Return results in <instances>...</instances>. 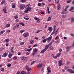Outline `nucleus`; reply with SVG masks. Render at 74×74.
I'll return each instance as SVG.
<instances>
[{
    "label": "nucleus",
    "instance_id": "f257e3e1",
    "mask_svg": "<svg viewBox=\"0 0 74 74\" xmlns=\"http://www.w3.org/2000/svg\"><path fill=\"white\" fill-rule=\"evenodd\" d=\"M52 44V42H51L49 44L47 45L45 47V49L42 50L40 52V53H43L46 51V50L49 48V47Z\"/></svg>",
    "mask_w": 74,
    "mask_h": 74
},
{
    "label": "nucleus",
    "instance_id": "f03ea898",
    "mask_svg": "<svg viewBox=\"0 0 74 74\" xmlns=\"http://www.w3.org/2000/svg\"><path fill=\"white\" fill-rule=\"evenodd\" d=\"M25 9L27 10H28L29 11H30L31 10H32V8H30V5L28 4L25 8Z\"/></svg>",
    "mask_w": 74,
    "mask_h": 74
},
{
    "label": "nucleus",
    "instance_id": "7ed1b4c3",
    "mask_svg": "<svg viewBox=\"0 0 74 74\" xmlns=\"http://www.w3.org/2000/svg\"><path fill=\"white\" fill-rule=\"evenodd\" d=\"M67 71L69 72H70L71 73L74 74V70L72 69H67Z\"/></svg>",
    "mask_w": 74,
    "mask_h": 74
},
{
    "label": "nucleus",
    "instance_id": "20e7f679",
    "mask_svg": "<svg viewBox=\"0 0 74 74\" xmlns=\"http://www.w3.org/2000/svg\"><path fill=\"white\" fill-rule=\"evenodd\" d=\"M52 39V36H51L49 37L48 38H46V40L47 41H48V42H49L50 40H51Z\"/></svg>",
    "mask_w": 74,
    "mask_h": 74
},
{
    "label": "nucleus",
    "instance_id": "39448f33",
    "mask_svg": "<svg viewBox=\"0 0 74 74\" xmlns=\"http://www.w3.org/2000/svg\"><path fill=\"white\" fill-rule=\"evenodd\" d=\"M29 34L28 32L24 33L23 34L24 37H27L29 36Z\"/></svg>",
    "mask_w": 74,
    "mask_h": 74
},
{
    "label": "nucleus",
    "instance_id": "423d86ee",
    "mask_svg": "<svg viewBox=\"0 0 74 74\" xmlns=\"http://www.w3.org/2000/svg\"><path fill=\"white\" fill-rule=\"evenodd\" d=\"M20 8L21 9H24L25 8V5L23 4H21L20 5Z\"/></svg>",
    "mask_w": 74,
    "mask_h": 74
},
{
    "label": "nucleus",
    "instance_id": "0eeeda50",
    "mask_svg": "<svg viewBox=\"0 0 74 74\" xmlns=\"http://www.w3.org/2000/svg\"><path fill=\"white\" fill-rule=\"evenodd\" d=\"M66 8H65L64 10H63L61 12L62 14H66Z\"/></svg>",
    "mask_w": 74,
    "mask_h": 74
},
{
    "label": "nucleus",
    "instance_id": "6e6552de",
    "mask_svg": "<svg viewBox=\"0 0 74 74\" xmlns=\"http://www.w3.org/2000/svg\"><path fill=\"white\" fill-rule=\"evenodd\" d=\"M25 68H26L27 70V71H29V72L30 71V70H31V68H29V66H27V65L26 66Z\"/></svg>",
    "mask_w": 74,
    "mask_h": 74
},
{
    "label": "nucleus",
    "instance_id": "1a4fd4ad",
    "mask_svg": "<svg viewBox=\"0 0 74 74\" xmlns=\"http://www.w3.org/2000/svg\"><path fill=\"white\" fill-rule=\"evenodd\" d=\"M42 66V64H39V65H38L37 66V69L38 70V69H40V68Z\"/></svg>",
    "mask_w": 74,
    "mask_h": 74
},
{
    "label": "nucleus",
    "instance_id": "9d476101",
    "mask_svg": "<svg viewBox=\"0 0 74 74\" xmlns=\"http://www.w3.org/2000/svg\"><path fill=\"white\" fill-rule=\"evenodd\" d=\"M63 61V60H60L59 61V64H58V65L60 66H62V62Z\"/></svg>",
    "mask_w": 74,
    "mask_h": 74
},
{
    "label": "nucleus",
    "instance_id": "9b49d317",
    "mask_svg": "<svg viewBox=\"0 0 74 74\" xmlns=\"http://www.w3.org/2000/svg\"><path fill=\"white\" fill-rule=\"evenodd\" d=\"M3 11L5 14H6V13H7V8H6V7H4L3 8Z\"/></svg>",
    "mask_w": 74,
    "mask_h": 74
},
{
    "label": "nucleus",
    "instance_id": "f8f14e48",
    "mask_svg": "<svg viewBox=\"0 0 74 74\" xmlns=\"http://www.w3.org/2000/svg\"><path fill=\"white\" fill-rule=\"evenodd\" d=\"M48 30H49L50 33H51V32H52V31L53 30V29H52L51 27H49L48 28Z\"/></svg>",
    "mask_w": 74,
    "mask_h": 74
},
{
    "label": "nucleus",
    "instance_id": "ddd939ff",
    "mask_svg": "<svg viewBox=\"0 0 74 74\" xmlns=\"http://www.w3.org/2000/svg\"><path fill=\"white\" fill-rule=\"evenodd\" d=\"M60 8H61L60 4H58L57 6V10H60Z\"/></svg>",
    "mask_w": 74,
    "mask_h": 74
},
{
    "label": "nucleus",
    "instance_id": "4468645a",
    "mask_svg": "<svg viewBox=\"0 0 74 74\" xmlns=\"http://www.w3.org/2000/svg\"><path fill=\"white\" fill-rule=\"evenodd\" d=\"M6 56H7V53L5 52L3 53V54L2 56V57L4 58V57H6Z\"/></svg>",
    "mask_w": 74,
    "mask_h": 74
},
{
    "label": "nucleus",
    "instance_id": "2eb2a0df",
    "mask_svg": "<svg viewBox=\"0 0 74 74\" xmlns=\"http://www.w3.org/2000/svg\"><path fill=\"white\" fill-rule=\"evenodd\" d=\"M9 56V58H11V57L12 56V54H11V52H10V54L8 55Z\"/></svg>",
    "mask_w": 74,
    "mask_h": 74
},
{
    "label": "nucleus",
    "instance_id": "dca6fc26",
    "mask_svg": "<svg viewBox=\"0 0 74 74\" xmlns=\"http://www.w3.org/2000/svg\"><path fill=\"white\" fill-rule=\"evenodd\" d=\"M74 10V7H71L70 9L69 10V11H73Z\"/></svg>",
    "mask_w": 74,
    "mask_h": 74
},
{
    "label": "nucleus",
    "instance_id": "f3484780",
    "mask_svg": "<svg viewBox=\"0 0 74 74\" xmlns=\"http://www.w3.org/2000/svg\"><path fill=\"white\" fill-rule=\"evenodd\" d=\"M74 22V18H71V23H73Z\"/></svg>",
    "mask_w": 74,
    "mask_h": 74
},
{
    "label": "nucleus",
    "instance_id": "a211bd4d",
    "mask_svg": "<svg viewBox=\"0 0 74 74\" xmlns=\"http://www.w3.org/2000/svg\"><path fill=\"white\" fill-rule=\"evenodd\" d=\"M12 8H15V4H14V3H12Z\"/></svg>",
    "mask_w": 74,
    "mask_h": 74
},
{
    "label": "nucleus",
    "instance_id": "6ab92c4d",
    "mask_svg": "<svg viewBox=\"0 0 74 74\" xmlns=\"http://www.w3.org/2000/svg\"><path fill=\"white\" fill-rule=\"evenodd\" d=\"M33 52H35V53H36V52H37V49L36 48L34 49L33 50Z\"/></svg>",
    "mask_w": 74,
    "mask_h": 74
},
{
    "label": "nucleus",
    "instance_id": "aec40b11",
    "mask_svg": "<svg viewBox=\"0 0 74 74\" xmlns=\"http://www.w3.org/2000/svg\"><path fill=\"white\" fill-rule=\"evenodd\" d=\"M66 49L67 50L66 51V52H67L68 51H69V49H70V47H67L66 48Z\"/></svg>",
    "mask_w": 74,
    "mask_h": 74
},
{
    "label": "nucleus",
    "instance_id": "412c9836",
    "mask_svg": "<svg viewBox=\"0 0 74 74\" xmlns=\"http://www.w3.org/2000/svg\"><path fill=\"white\" fill-rule=\"evenodd\" d=\"M61 55V53L60 52L58 53L56 55L57 56H58V57H59V56H60Z\"/></svg>",
    "mask_w": 74,
    "mask_h": 74
},
{
    "label": "nucleus",
    "instance_id": "4be33fe9",
    "mask_svg": "<svg viewBox=\"0 0 74 74\" xmlns=\"http://www.w3.org/2000/svg\"><path fill=\"white\" fill-rule=\"evenodd\" d=\"M50 20H51V17H49L47 19V21H49Z\"/></svg>",
    "mask_w": 74,
    "mask_h": 74
},
{
    "label": "nucleus",
    "instance_id": "5701e85b",
    "mask_svg": "<svg viewBox=\"0 0 74 74\" xmlns=\"http://www.w3.org/2000/svg\"><path fill=\"white\" fill-rule=\"evenodd\" d=\"M55 30H56V29H54L53 31V32L51 34V36H52V35H53V34H54V33H55Z\"/></svg>",
    "mask_w": 74,
    "mask_h": 74
},
{
    "label": "nucleus",
    "instance_id": "b1692460",
    "mask_svg": "<svg viewBox=\"0 0 74 74\" xmlns=\"http://www.w3.org/2000/svg\"><path fill=\"white\" fill-rule=\"evenodd\" d=\"M5 42H10V40L9 39H5Z\"/></svg>",
    "mask_w": 74,
    "mask_h": 74
},
{
    "label": "nucleus",
    "instance_id": "393cba45",
    "mask_svg": "<svg viewBox=\"0 0 74 74\" xmlns=\"http://www.w3.org/2000/svg\"><path fill=\"white\" fill-rule=\"evenodd\" d=\"M10 24H8L6 25V27H10Z\"/></svg>",
    "mask_w": 74,
    "mask_h": 74
},
{
    "label": "nucleus",
    "instance_id": "a878e982",
    "mask_svg": "<svg viewBox=\"0 0 74 74\" xmlns=\"http://www.w3.org/2000/svg\"><path fill=\"white\" fill-rule=\"evenodd\" d=\"M50 50H51V51H53V47L51 46V47H50Z\"/></svg>",
    "mask_w": 74,
    "mask_h": 74
},
{
    "label": "nucleus",
    "instance_id": "bb28decb",
    "mask_svg": "<svg viewBox=\"0 0 74 74\" xmlns=\"http://www.w3.org/2000/svg\"><path fill=\"white\" fill-rule=\"evenodd\" d=\"M36 62V61H34L31 62V65H32L33 64H34Z\"/></svg>",
    "mask_w": 74,
    "mask_h": 74
},
{
    "label": "nucleus",
    "instance_id": "cd10ccee",
    "mask_svg": "<svg viewBox=\"0 0 74 74\" xmlns=\"http://www.w3.org/2000/svg\"><path fill=\"white\" fill-rule=\"evenodd\" d=\"M19 24L20 25H22L23 26H25V24L22 23H20Z\"/></svg>",
    "mask_w": 74,
    "mask_h": 74
},
{
    "label": "nucleus",
    "instance_id": "c85d7f7f",
    "mask_svg": "<svg viewBox=\"0 0 74 74\" xmlns=\"http://www.w3.org/2000/svg\"><path fill=\"white\" fill-rule=\"evenodd\" d=\"M34 41H33V40H32L30 42L31 44H33L34 43Z\"/></svg>",
    "mask_w": 74,
    "mask_h": 74
},
{
    "label": "nucleus",
    "instance_id": "c756f323",
    "mask_svg": "<svg viewBox=\"0 0 74 74\" xmlns=\"http://www.w3.org/2000/svg\"><path fill=\"white\" fill-rule=\"evenodd\" d=\"M53 55V57L54 59H56L57 58H58L57 56H53V55Z\"/></svg>",
    "mask_w": 74,
    "mask_h": 74
},
{
    "label": "nucleus",
    "instance_id": "7c9ffc66",
    "mask_svg": "<svg viewBox=\"0 0 74 74\" xmlns=\"http://www.w3.org/2000/svg\"><path fill=\"white\" fill-rule=\"evenodd\" d=\"M20 33H23L24 32H25V30H21L20 31Z\"/></svg>",
    "mask_w": 74,
    "mask_h": 74
},
{
    "label": "nucleus",
    "instance_id": "2f4dec72",
    "mask_svg": "<svg viewBox=\"0 0 74 74\" xmlns=\"http://www.w3.org/2000/svg\"><path fill=\"white\" fill-rule=\"evenodd\" d=\"M17 58H17V57L16 56H15L13 57V59L14 60H16V59H17Z\"/></svg>",
    "mask_w": 74,
    "mask_h": 74
},
{
    "label": "nucleus",
    "instance_id": "473e14b6",
    "mask_svg": "<svg viewBox=\"0 0 74 74\" xmlns=\"http://www.w3.org/2000/svg\"><path fill=\"white\" fill-rule=\"evenodd\" d=\"M72 0H70L69 1H67V3H71V1H72Z\"/></svg>",
    "mask_w": 74,
    "mask_h": 74
},
{
    "label": "nucleus",
    "instance_id": "72a5a7b5",
    "mask_svg": "<svg viewBox=\"0 0 74 74\" xmlns=\"http://www.w3.org/2000/svg\"><path fill=\"white\" fill-rule=\"evenodd\" d=\"M32 48L28 49H27V51H28V52H30V51H31V50H32Z\"/></svg>",
    "mask_w": 74,
    "mask_h": 74
},
{
    "label": "nucleus",
    "instance_id": "f704fd0d",
    "mask_svg": "<svg viewBox=\"0 0 74 74\" xmlns=\"http://www.w3.org/2000/svg\"><path fill=\"white\" fill-rule=\"evenodd\" d=\"M55 2L56 3H58L59 2V0H56L55 1Z\"/></svg>",
    "mask_w": 74,
    "mask_h": 74
},
{
    "label": "nucleus",
    "instance_id": "c9c22d12",
    "mask_svg": "<svg viewBox=\"0 0 74 74\" xmlns=\"http://www.w3.org/2000/svg\"><path fill=\"white\" fill-rule=\"evenodd\" d=\"M10 51L12 53H14V51L13 50L11 49Z\"/></svg>",
    "mask_w": 74,
    "mask_h": 74
},
{
    "label": "nucleus",
    "instance_id": "e433bc0d",
    "mask_svg": "<svg viewBox=\"0 0 74 74\" xmlns=\"http://www.w3.org/2000/svg\"><path fill=\"white\" fill-rule=\"evenodd\" d=\"M28 11H29V10H27L24 11V12L25 13H27Z\"/></svg>",
    "mask_w": 74,
    "mask_h": 74
},
{
    "label": "nucleus",
    "instance_id": "4c0bfd02",
    "mask_svg": "<svg viewBox=\"0 0 74 74\" xmlns=\"http://www.w3.org/2000/svg\"><path fill=\"white\" fill-rule=\"evenodd\" d=\"M16 28H19V25L16 24Z\"/></svg>",
    "mask_w": 74,
    "mask_h": 74
},
{
    "label": "nucleus",
    "instance_id": "58836bf2",
    "mask_svg": "<svg viewBox=\"0 0 74 74\" xmlns=\"http://www.w3.org/2000/svg\"><path fill=\"white\" fill-rule=\"evenodd\" d=\"M21 59L22 60H25V58L24 57H23L21 58Z\"/></svg>",
    "mask_w": 74,
    "mask_h": 74
},
{
    "label": "nucleus",
    "instance_id": "ea45409f",
    "mask_svg": "<svg viewBox=\"0 0 74 74\" xmlns=\"http://www.w3.org/2000/svg\"><path fill=\"white\" fill-rule=\"evenodd\" d=\"M24 44V42H21L20 43V45H23Z\"/></svg>",
    "mask_w": 74,
    "mask_h": 74
},
{
    "label": "nucleus",
    "instance_id": "a19ab883",
    "mask_svg": "<svg viewBox=\"0 0 74 74\" xmlns=\"http://www.w3.org/2000/svg\"><path fill=\"white\" fill-rule=\"evenodd\" d=\"M24 18L26 20H28V19H29V18H25V17H24Z\"/></svg>",
    "mask_w": 74,
    "mask_h": 74
},
{
    "label": "nucleus",
    "instance_id": "79ce46f5",
    "mask_svg": "<svg viewBox=\"0 0 74 74\" xmlns=\"http://www.w3.org/2000/svg\"><path fill=\"white\" fill-rule=\"evenodd\" d=\"M8 67H11V64H8L7 65Z\"/></svg>",
    "mask_w": 74,
    "mask_h": 74
},
{
    "label": "nucleus",
    "instance_id": "37998d69",
    "mask_svg": "<svg viewBox=\"0 0 74 74\" xmlns=\"http://www.w3.org/2000/svg\"><path fill=\"white\" fill-rule=\"evenodd\" d=\"M21 1L22 3H25L26 1V0H22Z\"/></svg>",
    "mask_w": 74,
    "mask_h": 74
},
{
    "label": "nucleus",
    "instance_id": "c03bdc74",
    "mask_svg": "<svg viewBox=\"0 0 74 74\" xmlns=\"http://www.w3.org/2000/svg\"><path fill=\"white\" fill-rule=\"evenodd\" d=\"M62 17L63 18H65L66 17V15H63Z\"/></svg>",
    "mask_w": 74,
    "mask_h": 74
},
{
    "label": "nucleus",
    "instance_id": "a18cd8bd",
    "mask_svg": "<svg viewBox=\"0 0 74 74\" xmlns=\"http://www.w3.org/2000/svg\"><path fill=\"white\" fill-rule=\"evenodd\" d=\"M40 22V21L39 20H37L36 23H39Z\"/></svg>",
    "mask_w": 74,
    "mask_h": 74
},
{
    "label": "nucleus",
    "instance_id": "49530a36",
    "mask_svg": "<svg viewBox=\"0 0 74 74\" xmlns=\"http://www.w3.org/2000/svg\"><path fill=\"white\" fill-rule=\"evenodd\" d=\"M58 38H59V36H57L55 38V40H57V39H58Z\"/></svg>",
    "mask_w": 74,
    "mask_h": 74
},
{
    "label": "nucleus",
    "instance_id": "de8ad7c7",
    "mask_svg": "<svg viewBox=\"0 0 74 74\" xmlns=\"http://www.w3.org/2000/svg\"><path fill=\"white\" fill-rule=\"evenodd\" d=\"M43 42H46V40L45 39H44L43 40Z\"/></svg>",
    "mask_w": 74,
    "mask_h": 74
},
{
    "label": "nucleus",
    "instance_id": "09e8293b",
    "mask_svg": "<svg viewBox=\"0 0 74 74\" xmlns=\"http://www.w3.org/2000/svg\"><path fill=\"white\" fill-rule=\"evenodd\" d=\"M6 47H8V43L7 42L6 43Z\"/></svg>",
    "mask_w": 74,
    "mask_h": 74
},
{
    "label": "nucleus",
    "instance_id": "8fccbe9b",
    "mask_svg": "<svg viewBox=\"0 0 74 74\" xmlns=\"http://www.w3.org/2000/svg\"><path fill=\"white\" fill-rule=\"evenodd\" d=\"M36 53H35V52H34L33 53V54H32V56H34V55H36Z\"/></svg>",
    "mask_w": 74,
    "mask_h": 74
},
{
    "label": "nucleus",
    "instance_id": "3c124183",
    "mask_svg": "<svg viewBox=\"0 0 74 74\" xmlns=\"http://www.w3.org/2000/svg\"><path fill=\"white\" fill-rule=\"evenodd\" d=\"M57 33H58V30H56V32L54 34L55 35H56L57 34Z\"/></svg>",
    "mask_w": 74,
    "mask_h": 74
},
{
    "label": "nucleus",
    "instance_id": "603ef678",
    "mask_svg": "<svg viewBox=\"0 0 74 74\" xmlns=\"http://www.w3.org/2000/svg\"><path fill=\"white\" fill-rule=\"evenodd\" d=\"M62 50L61 49H59V52H62Z\"/></svg>",
    "mask_w": 74,
    "mask_h": 74
},
{
    "label": "nucleus",
    "instance_id": "864d4df0",
    "mask_svg": "<svg viewBox=\"0 0 74 74\" xmlns=\"http://www.w3.org/2000/svg\"><path fill=\"white\" fill-rule=\"evenodd\" d=\"M45 5V3H42V5Z\"/></svg>",
    "mask_w": 74,
    "mask_h": 74
},
{
    "label": "nucleus",
    "instance_id": "5fc2aeb1",
    "mask_svg": "<svg viewBox=\"0 0 74 74\" xmlns=\"http://www.w3.org/2000/svg\"><path fill=\"white\" fill-rule=\"evenodd\" d=\"M6 32H7V33H10V30H7Z\"/></svg>",
    "mask_w": 74,
    "mask_h": 74
},
{
    "label": "nucleus",
    "instance_id": "6e6d98bb",
    "mask_svg": "<svg viewBox=\"0 0 74 74\" xmlns=\"http://www.w3.org/2000/svg\"><path fill=\"white\" fill-rule=\"evenodd\" d=\"M37 47V45H35L33 46V47Z\"/></svg>",
    "mask_w": 74,
    "mask_h": 74
},
{
    "label": "nucleus",
    "instance_id": "4d7b16f0",
    "mask_svg": "<svg viewBox=\"0 0 74 74\" xmlns=\"http://www.w3.org/2000/svg\"><path fill=\"white\" fill-rule=\"evenodd\" d=\"M1 71H3V70H4V68H1Z\"/></svg>",
    "mask_w": 74,
    "mask_h": 74
},
{
    "label": "nucleus",
    "instance_id": "13d9d810",
    "mask_svg": "<svg viewBox=\"0 0 74 74\" xmlns=\"http://www.w3.org/2000/svg\"><path fill=\"white\" fill-rule=\"evenodd\" d=\"M11 60H12V59H10L8 60V62H10V61H11Z\"/></svg>",
    "mask_w": 74,
    "mask_h": 74
},
{
    "label": "nucleus",
    "instance_id": "bf43d9fd",
    "mask_svg": "<svg viewBox=\"0 0 74 74\" xmlns=\"http://www.w3.org/2000/svg\"><path fill=\"white\" fill-rule=\"evenodd\" d=\"M16 29V26H14L13 27V30H15Z\"/></svg>",
    "mask_w": 74,
    "mask_h": 74
},
{
    "label": "nucleus",
    "instance_id": "052dcab7",
    "mask_svg": "<svg viewBox=\"0 0 74 74\" xmlns=\"http://www.w3.org/2000/svg\"><path fill=\"white\" fill-rule=\"evenodd\" d=\"M71 36H73V37H74V34H71Z\"/></svg>",
    "mask_w": 74,
    "mask_h": 74
},
{
    "label": "nucleus",
    "instance_id": "680f3d73",
    "mask_svg": "<svg viewBox=\"0 0 74 74\" xmlns=\"http://www.w3.org/2000/svg\"><path fill=\"white\" fill-rule=\"evenodd\" d=\"M29 54H30V52H27L26 53V55H29Z\"/></svg>",
    "mask_w": 74,
    "mask_h": 74
},
{
    "label": "nucleus",
    "instance_id": "e2e57ef3",
    "mask_svg": "<svg viewBox=\"0 0 74 74\" xmlns=\"http://www.w3.org/2000/svg\"><path fill=\"white\" fill-rule=\"evenodd\" d=\"M38 6H40L41 5V3H39L38 4Z\"/></svg>",
    "mask_w": 74,
    "mask_h": 74
},
{
    "label": "nucleus",
    "instance_id": "0e129e2a",
    "mask_svg": "<svg viewBox=\"0 0 74 74\" xmlns=\"http://www.w3.org/2000/svg\"><path fill=\"white\" fill-rule=\"evenodd\" d=\"M3 3H4V1H2L1 3V4H3Z\"/></svg>",
    "mask_w": 74,
    "mask_h": 74
},
{
    "label": "nucleus",
    "instance_id": "69168bd1",
    "mask_svg": "<svg viewBox=\"0 0 74 74\" xmlns=\"http://www.w3.org/2000/svg\"><path fill=\"white\" fill-rule=\"evenodd\" d=\"M21 52H18V55H21Z\"/></svg>",
    "mask_w": 74,
    "mask_h": 74
},
{
    "label": "nucleus",
    "instance_id": "338daca9",
    "mask_svg": "<svg viewBox=\"0 0 74 74\" xmlns=\"http://www.w3.org/2000/svg\"><path fill=\"white\" fill-rule=\"evenodd\" d=\"M49 69H50L49 68V67H47V71H48V70H49Z\"/></svg>",
    "mask_w": 74,
    "mask_h": 74
},
{
    "label": "nucleus",
    "instance_id": "774afa93",
    "mask_svg": "<svg viewBox=\"0 0 74 74\" xmlns=\"http://www.w3.org/2000/svg\"><path fill=\"white\" fill-rule=\"evenodd\" d=\"M14 18L15 19H17L18 18V17H16V16H14Z\"/></svg>",
    "mask_w": 74,
    "mask_h": 74
}]
</instances>
